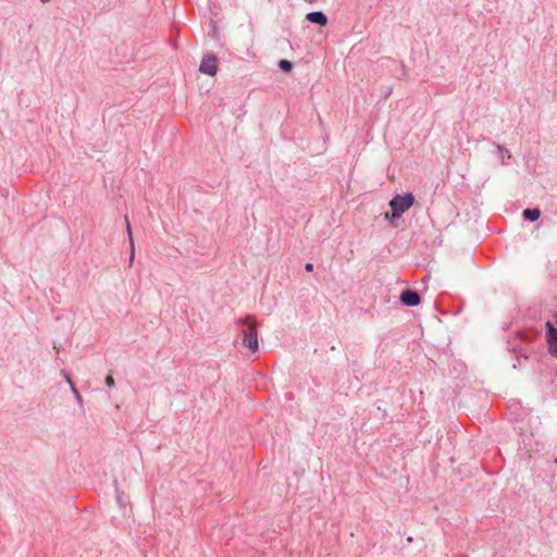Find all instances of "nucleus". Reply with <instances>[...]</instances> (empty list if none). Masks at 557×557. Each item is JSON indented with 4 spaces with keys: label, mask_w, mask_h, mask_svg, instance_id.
<instances>
[{
    "label": "nucleus",
    "mask_w": 557,
    "mask_h": 557,
    "mask_svg": "<svg viewBox=\"0 0 557 557\" xmlns=\"http://www.w3.org/2000/svg\"><path fill=\"white\" fill-rule=\"evenodd\" d=\"M125 222H126V231H127V234H128V239H129V245H131L132 243H134V239H133V233H132L131 223H129L127 216H125Z\"/></svg>",
    "instance_id": "nucleus-9"
},
{
    "label": "nucleus",
    "mask_w": 557,
    "mask_h": 557,
    "mask_svg": "<svg viewBox=\"0 0 557 557\" xmlns=\"http://www.w3.org/2000/svg\"><path fill=\"white\" fill-rule=\"evenodd\" d=\"M238 324L244 326L240 330L243 336V345L247 347L251 352H256L259 349L257 322L253 317H246L238 320Z\"/></svg>",
    "instance_id": "nucleus-1"
},
{
    "label": "nucleus",
    "mask_w": 557,
    "mask_h": 557,
    "mask_svg": "<svg viewBox=\"0 0 557 557\" xmlns=\"http://www.w3.org/2000/svg\"><path fill=\"white\" fill-rule=\"evenodd\" d=\"M522 214L527 220L536 221L541 215V211L537 208L525 209Z\"/></svg>",
    "instance_id": "nucleus-7"
},
{
    "label": "nucleus",
    "mask_w": 557,
    "mask_h": 557,
    "mask_svg": "<svg viewBox=\"0 0 557 557\" xmlns=\"http://www.w3.org/2000/svg\"><path fill=\"white\" fill-rule=\"evenodd\" d=\"M414 203V196L411 193L404 195H396L391 201L389 207L392 214L385 213V219H398L404 212L411 208Z\"/></svg>",
    "instance_id": "nucleus-2"
},
{
    "label": "nucleus",
    "mask_w": 557,
    "mask_h": 557,
    "mask_svg": "<svg viewBox=\"0 0 557 557\" xmlns=\"http://www.w3.org/2000/svg\"><path fill=\"white\" fill-rule=\"evenodd\" d=\"M546 341L549 354L557 358V329L550 323L546 322Z\"/></svg>",
    "instance_id": "nucleus-3"
},
{
    "label": "nucleus",
    "mask_w": 557,
    "mask_h": 557,
    "mask_svg": "<svg viewBox=\"0 0 557 557\" xmlns=\"http://www.w3.org/2000/svg\"><path fill=\"white\" fill-rule=\"evenodd\" d=\"M400 300L410 307L417 306L420 302V296L410 289L404 290L400 295Z\"/></svg>",
    "instance_id": "nucleus-5"
},
{
    "label": "nucleus",
    "mask_w": 557,
    "mask_h": 557,
    "mask_svg": "<svg viewBox=\"0 0 557 557\" xmlns=\"http://www.w3.org/2000/svg\"><path fill=\"white\" fill-rule=\"evenodd\" d=\"M306 1L309 2V3H312L314 0H306Z\"/></svg>",
    "instance_id": "nucleus-14"
},
{
    "label": "nucleus",
    "mask_w": 557,
    "mask_h": 557,
    "mask_svg": "<svg viewBox=\"0 0 557 557\" xmlns=\"http://www.w3.org/2000/svg\"><path fill=\"white\" fill-rule=\"evenodd\" d=\"M216 70H218L216 58L214 55H206L200 63L199 71L203 74L213 76V75H215Z\"/></svg>",
    "instance_id": "nucleus-4"
},
{
    "label": "nucleus",
    "mask_w": 557,
    "mask_h": 557,
    "mask_svg": "<svg viewBox=\"0 0 557 557\" xmlns=\"http://www.w3.org/2000/svg\"><path fill=\"white\" fill-rule=\"evenodd\" d=\"M106 384H107L109 387H113V386H114L115 382H114V379H113V376H112V375H108V376L106 377Z\"/></svg>",
    "instance_id": "nucleus-11"
},
{
    "label": "nucleus",
    "mask_w": 557,
    "mask_h": 557,
    "mask_svg": "<svg viewBox=\"0 0 557 557\" xmlns=\"http://www.w3.org/2000/svg\"><path fill=\"white\" fill-rule=\"evenodd\" d=\"M278 66H280V67H281V70H283L284 72H290V71H292V69H293V64H292V62H290V61H288V60H285V59H283V60H281V61L278 62Z\"/></svg>",
    "instance_id": "nucleus-8"
},
{
    "label": "nucleus",
    "mask_w": 557,
    "mask_h": 557,
    "mask_svg": "<svg viewBox=\"0 0 557 557\" xmlns=\"http://www.w3.org/2000/svg\"><path fill=\"white\" fill-rule=\"evenodd\" d=\"M129 246H131L129 265H132L134 262V258H135V244L132 243Z\"/></svg>",
    "instance_id": "nucleus-10"
},
{
    "label": "nucleus",
    "mask_w": 557,
    "mask_h": 557,
    "mask_svg": "<svg viewBox=\"0 0 557 557\" xmlns=\"http://www.w3.org/2000/svg\"><path fill=\"white\" fill-rule=\"evenodd\" d=\"M41 2L46 3V2H49L50 0H40Z\"/></svg>",
    "instance_id": "nucleus-13"
},
{
    "label": "nucleus",
    "mask_w": 557,
    "mask_h": 557,
    "mask_svg": "<svg viewBox=\"0 0 557 557\" xmlns=\"http://www.w3.org/2000/svg\"><path fill=\"white\" fill-rule=\"evenodd\" d=\"M306 18L311 23H317L321 26L327 24V17L323 12H310L306 15Z\"/></svg>",
    "instance_id": "nucleus-6"
},
{
    "label": "nucleus",
    "mask_w": 557,
    "mask_h": 557,
    "mask_svg": "<svg viewBox=\"0 0 557 557\" xmlns=\"http://www.w3.org/2000/svg\"><path fill=\"white\" fill-rule=\"evenodd\" d=\"M305 269L308 271V272H311L313 270V264L312 263H307L305 265Z\"/></svg>",
    "instance_id": "nucleus-12"
}]
</instances>
